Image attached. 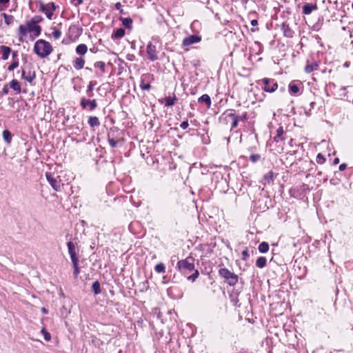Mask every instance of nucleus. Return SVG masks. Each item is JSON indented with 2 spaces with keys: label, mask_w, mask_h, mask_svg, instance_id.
<instances>
[{
  "label": "nucleus",
  "mask_w": 353,
  "mask_h": 353,
  "mask_svg": "<svg viewBox=\"0 0 353 353\" xmlns=\"http://www.w3.org/2000/svg\"><path fill=\"white\" fill-rule=\"evenodd\" d=\"M177 268L184 275L193 271L194 272L191 275L187 276L188 280L192 282H194L199 275V271L195 269L194 259L192 257H188L185 259L178 261Z\"/></svg>",
  "instance_id": "nucleus-1"
},
{
  "label": "nucleus",
  "mask_w": 353,
  "mask_h": 353,
  "mask_svg": "<svg viewBox=\"0 0 353 353\" xmlns=\"http://www.w3.org/2000/svg\"><path fill=\"white\" fill-rule=\"evenodd\" d=\"M41 28L39 25H35L31 21H28L26 25H20L18 29V37L20 42L23 41V38L26 37L28 32L32 33L34 35L33 39L40 35Z\"/></svg>",
  "instance_id": "nucleus-2"
},
{
  "label": "nucleus",
  "mask_w": 353,
  "mask_h": 353,
  "mask_svg": "<svg viewBox=\"0 0 353 353\" xmlns=\"http://www.w3.org/2000/svg\"><path fill=\"white\" fill-rule=\"evenodd\" d=\"M68 250L74 268V276L77 278L80 273L79 267V247L74 243L69 242L68 243Z\"/></svg>",
  "instance_id": "nucleus-3"
},
{
  "label": "nucleus",
  "mask_w": 353,
  "mask_h": 353,
  "mask_svg": "<svg viewBox=\"0 0 353 353\" xmlns=\"http://www.w3.org/2000/svg\"><path fill=\"white\" fill-rule=\"evenodd\" d=\"M52 50L50 43L43 39L36 41L34 46V52L41 58L48 56Z\"/></svg>",
  "instance_id": "nucleus-4"
},
{
  "label": "nucleus",
  "mask_w": 353,
  "mask_h": 353,
  "mask_svg": "<svg viewBox=\"0 0 353 353\" xmlns=\"http://www.w3.org/2000/svg\"><path fill=\"white\" fill-rule=\"evenodd\" d=\"M219 274L221 277L224 278L228 284L231 286L236 285L238 282V276L225 268L219 269Z\"/></svg>",
  "instance_id": "nucleus-5"
},
{
  "label": "nucleus",
  "mask_w": 353,
  "mask_h": 353,
  "mask_svg": "<svg viewBox=\"0 0 353 353\" xmlns=\"http://www.w3.org/2000/svg\"><path fill=\"white\" fill-rule=\"evenodd\" d=\"M48 181L56 191H61L64 189V183L59 179V176L54 177L50 173L46 174Z\"/></svg>",
  "instance_id": "nucleus-6"
},
{
  "label": "nucleus",
  "mask_w": 353,
  "mask_h": 353,
  "mask_svg": "<svg viewBox=\"0 0 353 353\" xmlns=\"http://www.w3.org/2000/svg\"><path fill=\"white\" fill-rule=\"evenodd\" d=\"M146 50H147L148 57L150 60L154 61L158 59L157 48L155 46H154L151 43H149L148 45L147 46Z\"/></svg>",
  "instance_id": "nucleus-7"
},
{
  "label": "nucleus",
  "mask_w": 353,
  "mask_h": 353,
  "mask_svg": "<svg viewBox=\"0 0 353 353\" xmlns=\"http://www.w3.org/2000/svg\"><path fill=\"white\" fill-rule=\"evenodd\" d=\"M81 105L83 109L92 111L97 107V102L95 100H89L83 98L81 101Z\"/></svg>",
  "instance_id": "nucleus-8"
},
{
  "label": "nucleus",
  "mask_w": 353,
  "mask_h": 353,
  "mask_svg": "<svg viewBox=\"0 0 353 353\" xmlns=\"http://www.w3.org/2000/svg\"><path fill=\"white\" fill-rule=\"evenodd\" d=\"M201 40V37L197 35H190L189 37H185L183 40V46H189L190 45H192L194 43H196L200 42Z\"/></svg>",
  "instance_id": "nucleus-9"
},
{
  "label": "nucleus",
  "mask_w": 353,
  "mask_h": 353,
  "mask_svg": "<svg viewBox=\"0 0 353 353\" xmlns=\"http://www.w3.org/2000/svg\"><path fill=\"white\" fill-rule=\"evenodd\" d=\"M176 101V97L175 94H173L172 96H168V97H165V98L159 99V102L161 104L164 103L165 106H167V107L172 106L175 103Z\"/></svg>",
  "instance_id": "nucleus-10"
},
{
  "label": "nucleus",
  "mask_w": 353,
  "mask_h": 353,
  "mask_svg": "<svg viewBox=\"0 0 353 353\" xmlns=\"http://www.w3.org/2000/svg\"><path fill=\"white\" fill-rule=\"evenodd\" d=\"M54 9V6L53 3L52 4V8L47 6L43 3H41L39 7V10L43 12L49 19H52V17L53 15L52 11Z\"/></svg>",
  "instance_id": "nucleus-11"
},
{
  "label": "nucleus",
  "mask_w": 353,
  "mask_h": 353,
  "mask_svg": "<svg viewBox=\"0 0 353 353\" xmlns=\"http://www.w3.org/2000/svg\"><path fill=\"white\" fill-rule=\"evenodd\" d=\"M319 65L318 62L314 61V62L310 63L309 61H307L304 70L306 73L309 74V73L312 72L313 71L317 70L319 69Z\"/></svg>",
  "instance_id": "nucleus-12"
},
{
  "label": "nucleus",
  "mask_w": 353,
  "mask_h": 353,
  "mask_svg": "<svg viewBox=\"0 0 353 353\" xmlns=\"http://www.w3.org/2000/svg\"><path fill=\"white\" fill-rule=\"evenodd\" d=\"M72 65L76 70H81L83 68L85 64V60L81 57H76L72 61Z\"/></svg>",
  "instance_id": "nucleus-13"
},
{
  "label": "nucleus",
  "mask_w": 353,
  "mask_h": 353,
  "mask_svg": "<svg viewBox=\"0 0 353 353\" xmlns=\"http://www.w3.org/2000/svg\"><path fill=\"white\" fill-rule=\"evenodd\" d=\"M228 117L229 119H231V128H236L239 122L238 115L235 114L232 110H230V114Z\"/></svg>",
  "instance_id": "nucleus-14"
},
{
  "label": "nucleus",
  "mask_w": 353,
  "mask_h": 353,
  "mask_svg": "<svg viewBox=\"0 0 353 353\" xmlns=\"http://www.w3.org/2000/svg\"><path fill=\"white\" fill-rule=\"evenodd\" d=\"M12 52L11 48L6 46H0V52L2 54V59L7 60L9 57L10 54Z\"/></svg>",
  "instance_id": "nucleus-15"
},
{
  "label": "nucleus",
  "mask_w": 353,
  "mask_h": 353,
  "mask_svg": "<svg viewBox=\"0 0 353 353\" xmlns=\"http://www.w3.org/2000/svg\"><path fill=\"white\" fill-rule=\"evenodd\" d=\"M22 77L27 81L32 82V80L35 78V74L34 72H32L30 70L27 71L26 68H23L22 71Z\"/></svg>",
  "instance_id": "nucleus-16"
},
{
  "label": "nucleus",
  "mask_w": 353,
  "mask_h": 353,
  "mask_svg": "<svg viewBox=\"0 0 353 353\" xmlns=\"http://www.w3.org/2000/svg\"><path fill=\"white\" fill-rule=\"evenodd\" d=\"M3 139L5 141V142L10 145L12 142V134L8 130H5L3 131L2 133Z\"/></svg>",
  "instance_id": "nucleus-17"
},
{
  "label": "nucleus",
  "mask_w": 353,
  "mask_h": 353,
  "mask_svg": "<svg viewBox=\"0 0 353 353\" xmlns=\"http://www.w3.org/2000/svg\"><path fill=\"white\" fill-rule=\"evenodd\" d=\"M317 8L316 5L312 4H305L303 7V12L305 14H310L313 10Z\"/></svg>",
  "instance_id": "nucleus-18"
},
{
  "label": "nucleus",
  "mask_w": 353,
  "mask_h": 353,
  "mask_svg": "<svg viewBox=\"0 0 353 353\" xmlns=\"http://www.w3.org/2000/svg\"><path fill=\"white\" fill-rule=\"evenodd\" d=\"M198 101L200 103H205L207 105L208 108H210L211 106V99L209 95L208 94H203L201 97L199 98Z\"/></svg>",
  "instance_id": "nucleus-19"
},
{
  "label": "nucleus",
  "mask_w": 353,
  "mask_h": 353,
  "mask_svg": "<svg viewBox=\"0 0 353 353\" xmlns=\"http://www.w3.org/2000/svg\"><path fill=\"white\" fill-rule=\"evenodd\" d=\"M88 51V47L85 44H80L76 48V52L79 55H84Z\"/></svg>",
  "instance_id": "nucleus-20"
},
{
  "label": "nucleus",
  "mask_w": 353,
  "mask_h": 353,
  "mask_svg": "<svg viewBox=\"0 0 353 353\" xmlns=\"http://www.w3.org/2000/svg\"><path fill=\"white\" fill-rule=\"evenodd\" d=\"M88 124L90 127L94 128L100 125L99 119L97 117H90L88 119Z\"/></svg>",
  "instance_id": "nucleus-21"
},
{
  "label": "nucleus",
  "mask_w": 353,
  "mask_h": 353,
  "mask_svg": "<svg viewBox=\"0 0 353 353\" xmlns=\"http://www.w3.org/2000/svg\"><path fill=\"white\" fill-rule=\"evenodd\" d=\"M125 35V30L123 28L117 29L113 33L112 37L113 39H120Z\"/></svg>",
  "instance_id": "nucleus-22"
},
{
  "label": "nucleus",
  "mask_w": 353,
  "mask_h": 353,
  "mask_svg": "<svg viewBox=\"0 0 353 353\" xmlns=\"http://www.w3.org/2000/svg\"><path fill=\"white\" fill-rule=\"evenodd\" d=\"M267 259L264 256H260L256 261V265L259 268H263L266 265Z\"/></svg>",
  "instance_id": "nucleus-23"
},
{
  "label": "nucleus",
  "mask_w": 353,
  "mask_h": 353,
  "mask_svg": "<svg viewBox=\"0 0 353 353\" xmlns=\"http://www.w3.org/2000/svg\"><path fill=\"white\" fill-rule=\"evenodd\" d=\"M258 249L261 253H266L269 250V244L267 242H262L259 244Z\"/></svg>",
  "instance_id": "nucleus-24"
},
{
  "label": "nucleus",
  "mask_w": 353,
  "mask_h": 353,
  "mask_svg": "<svg viewBox=\"0 0 353 353\" xmlns=\"http://www.w3.org/2000/svg\"><path fill=\"white\" fill-rule=\"evenodd\" d=\"M2 16L4 18L5 23L9 26L14 22V18L12 15L7 14L6 13H3Z\"/></svg>",
  "instance_id": "nucleus-25"
},
{
  "label": "nucleus",
  "mask_w": 353,
  "mask_h": 353,
  "mask_svg": "<svg viewBox=\"0 0 353 353\" xmlns=\"http://www.w3.org/2000/svg\"><path fill=\"white\" fill-rule=\"evenodd\" d=\"M92 288L95 294H99L101 293L100 283L99 281H94L92 284Z\"/></svg>",
  "instance_id": "nucleus-26"
},
{
  "label": "nucleus",
  "mask_w": 353,
  "mask_h": 353,
  "mask_svg": "<svg viewBox=\"0 0 353 353\" xmlns=\"http://www.w3.org/2000/svg\"><path fill=\"white\" fill-rule=\"evenodd\" d=\"M283 134V127H279L276 130V136L274 137V140L277 142L279 140H283V138L281 137Z\"/></svg>",
  "instance_id": "nucleus-27"
},
{
  "label": "nucleus",
  "mask_w": 353,
  "mask_h": 353,
  "mask_svg": "<svg viewBox=\"0 0 353 353\" xmlns=\"http://www.w3.org/2000/svg\"><path fill=\"white\" fill-rule=\"evenodd\" d=\"M69 31H70V32H72L75 34L74 39H75L77 37H78L81 34V30L76 26L70 27Z\"/></svg>",
  "instance_id": "nucleus-28"
},
{
  "label": "nucleus",
  "mask_w": 353,
  "mask_h": 353,
  "mask_svg": "<svg viewBox=\"0 0 353 353\" xmlns=\"http://www.w3.org/2000/svg\"><path fill=\"white\" fill-rule=\"evenodd\" d=\"M154 270L158 273H164L165 272V267L163 263H160L155 265Z\"/></svg>",
  "instance_id": "nucleus-29"
},
{
  "label": "nucleus",
  "mask_w": 353,
  "mask_h": 353,
  "mask_svg": "<svg viewBox=\"0 0 353 353\" xmlns=\"http://www.w3.org/2000/svg\"><path fill=\"white\" fill-rule=\"evenodd\" d=\"M122 23L124 26L127 28L130 29L132 28V20L130 18H123L122 19Z\"/></svg>",
  "instance_id": "nucleus-30"
},
{
  "label": "nucleus",
  "mask_w": 353,
  "mask_h": 353,
  "mask_svg": "<svg viewBox=\"0 0 353 353\" xmlns=\"http://www.w3.org/2000/svg\"><path fill=\"white\" fill-rule=\"evenodd\" d=\"M43 20L42 17L41 16H34L33 17L30 21H31L32 23H34L35 25H38L39 23H40Z\"/></svg>",
  "instance_id": "nucleus-31"
},
{
  "label": "nucleus",
  "mask_w": 353,
  "mask_h": 353,
  "mask_svg": "<svg viewBox=\"0 0 353 353\" xmlns=\"http://www.w3.org/2000/svg\"><path fill=\"white\" fill-rule=\"evenodd\" d=\"M316 161L319 164H323L325 162V158L322 154L319 153L316 156Z\"/></svg>",
  "instance_id": "nucleus-32"
},
{
  "label": "nucleus",
  "mask_w": 353,
  "mask_h": 353,
  "mask_svg": "<svg viewBox=\"0 0 353 353\" xmlns=\"http://www.w3.org/2000/svg\"><path fill=\"white\" fill-rule=\"evenodd\" d=\"M19 66V61L18 60H13L12 63L8 66V70L9 71L14 70L16 68Z\"/></svg>",
  "instance_id": "nucleus-33"
},
{
  "label": "nucleus",
  "mask_w": 353,
  "mask_h": 353,
  "mask_svg": "<svg viewBox=\"0 0 353 353\" xmlns=\"http://www.w3.org/2000/svg\"><path fill=\"white\" fill-rule=\"evenodd\" d=\"M10 88H20L18 81L15 79L12 80L10 83Z\"/></svg>",
  "instance_id": "nucleus-34"
},
{
  "label": "nucleus",
  "mask_w": 353,
  "mask_h": 353,
  "mask_svg": "<svg viewBox=\"0 0 353 353\" xmlns=\"http://www.w3.org/2000/svg\"><path fill=\"white\" fill-rule=\"evenodd\" d=\"M261 157L259 154H252L250 157V161H252L253 163H255L258 161L260 159Z\"/></svg>",
  "instance_id": "nucleus-35"
},
{
  "label": "nucleus",
  "mask_w": 353,
  "mask_h": 353,
  "mask_svg": "<svg viewBox=\"0 0 353 353\" xmlns=\"http://www.w3.org/2000/svg\"><path fill=\"white\" fill-rule=\"evenodd\" d=\"M41 332L44 335L45 340L48 341H50L51 339L50 334L45 329H43Z\"/></svg>",
  "instance_id": "nucleus-36"
},
{
  "label": "nucleus",
  "mask_w": 353,
  "mask_h": 353,
  "mask_svg": "<svg viewBox=\"0 0 353 353\" xmlns=\"http://www.w3.org/2000/svg\"><path fill=\"white\" fill-rule=\"evenodd\" d=\"M94 66L96 68H100L101 70H103L105 68V63L102 61H98L94 63Z\"/></svg>",
  "instance_id": "nucleus-37"
},
{
  "label": "nucleus",
  "mask_w": 353,
  "mask_h": 353,
  "mask_svg": "<svg viewBox=\"0 0 353 353\" xmlns=\"http://www.w3.org/2000/svg\"><path fill=\"white\" fill-rule=\"evenodd\" d=\"M52 35L55 39H59L61 35V32L59 30H54L52 32Z\"/></svg>",
  "instance_id": "nucleus-38"
},
{
  "label": "nucleus",
  "mask_w": 353,
  "mask_h": 353,
  "mask_svg": "<svg viewBox=\"0 0 353 353\" xmlns=\"http://www.w3.org/2000/svg\"><path fill=\"white\" fill-rule=\"evenodd\" d=\"M108 142L112 148H114L117 145V141H115L114 139H109Z\"/></svg>",
  "instance_id": "nucleus-39"
},
{
  "label": "nucleus",
  "mask_w": 353,
  "mask_h": 353,
  "mask_svg": "<svg viewBox=\"0 0 353 353\" xmlns=\"http://www.w3.org/2000/svg\"><path fill=\"white\" fill-rule=\"evenodd\" d=\"M238 118L239 119V121H245L248 119L247 114L246 113H243L242 115H238Z\"/></svg>",
  "instance_id": "nucleus-40"
},
{
  "label": "nucleus",
  "mask_w": 353,
  "mask_h": 353,
  "mask_svg": "<svg viewBox=\"0 0 353 353\" xmlns=\"http://www.w3.org/2000/svg\"><path fill=\"white\" fill-rule=\"evenodd\" d=\"M301 90H290L291 95H299L301 94Z\"/></svg>",
  "instance_id": "nucleus-41"
},
{
  "label": "nucleus",
  "mask_w": 353,
  "mask_h": 353,
  "mask_svg": "<svg viewBox=\"0 0 353 353\" xmlns=\"http://www.w3.org/2000/svg\"><path fill=\"white\" fill-rule=\"evenodd\" d=\"M189 124H188V121H183L181 125H180V127L183 129V130H185L188 127Z\"/></svg>",
  "instance_id": "nucleus-42"
},
{
  "label": "nucleus",
  "mask_w": 353,
  "mask_h": 353,
  "mask_svg": "<svg viewBox=\"0 0 353 353\" xmlns=\"http://www.w3.org/2000/svg\"><path fill=\"white\" fill-rule=\"evenodd\" d=\"M270 80L269 79H267V78H265L263 79H262L261 81V82H262L265 86H268L269 83H270ZM259 83L260 85H262L261 83H260V81H259Z\"/></svg>",
  "instance_id": "nucleus-43"
},
{
  "label": "nucleus",
  "mask_w": 353,
  "mask_h": 353,
  "mask_svg": "<svg viewBox=\"0 0 353 353\" xmlns=\"http://www.w3.org/2000/svg\"><path fill=\"white\" fill-rule=\"evenodd\" d=\"M230 114V111H227L223 113V117H224V119L225 120V121L227 123L228 122H230L231 123V119H229L228 117V116Z\"/></svg>",
  "instance_id": "nucleus-44"
},
{
  "label": "nucleus",
  "mask_w": 353,
  "mask_h": 353,
  "mask_svg": "<svg viewBox=\"0 0 353 353\" xmlns=\"http://www.w3.org/2000/svg\"><path fill=\"white\" fill-rule=\"evenodd\" d=\"M82 0H71V3L74 6H79L82 3Z\"/></svg>",
  "instance_id": "nucleus-45"
},
{
  "label": "nucleus",
  "mask_w": 353,
  "mask_h": 353,
  "mask_svg": "<svg viewBox=\"0 0 353 353\" xmlns=\"http://www.w3.org/2000/svg\"><path fill=\"white\" fill-rule=\"evenodd\" d=\"M11 53L13 60H18L17 59L18 56V52L17 51H12Z\"/></svg>",
  "instance_id": "nucleus-46"
},
{
  "label": "nucleus",
  "mask_w": 353,
  "mask_h": 353,
  "mask_svg": "<svg viewBox=\"0 0 353 353\" xmlns=\"http://www.w3.org/2000/svg\"><path fill=\"white\" fill-rule=\"evenodd\" d=\"M346 167H347V165H346L345 163H342V164H341V165H339V170H340L341 171H343V170H345Z\"/></svg>",
  "instance_id": "nucleus-47"
},
{
  "label": "nucleus",
  "mask_w": 353,
  "mask_h": 353,
  "mask_svg": "<svg viewBox=\"0 0 353 353\" xmlns=\"http://www.w3.org/2000/svg\"><path fill=\"white\" fill-rule=\"evenodd\" d=\"M242 255H243V259H245L246 257H248L249 256L248 254V250H244L243 252H242Z\"/></svg>",
  "instance_id": "nucleus-48"
},
{
  "label": "nucleus",
  "mask_w": 353,
  "mask_h": 353,
  "mask_svg": "<svg viewBox=\"0 0 353 353\" xmlns=\"http://www.w3.org/2000/svg\"><path fill=\"white\" fill-rule=\"evenodd\" d=\"M10 0H0V8H1V5H5L9 2Z\"/></svg>",
  "instance_id": "nucleus-49"
},
{
  "label": "nucleus",
  "mask_w": 353,
  "mask_h": 353,
  "mask_svg": "<svg viewBox=\"0 0 353 353\" xmlns=\"http://www.w3.org/2000/svg\"><path fill=\"white\" fill-rule=\"evenodd\" d=\"M289 88H290V89L298 88V86L294 83H290L289 85Z\"/></svg>",
  "instance_id": "nucleus-50"
},
{
  "label": "nucleus",
  "mask_w": 353,
  "mask_h": 353,
  "mask_svg": "<svg viewBox=\"0 0 353 353\" xmlns=\"http://www.w3.org/2000/svg\"><path fill=\"white\" fill-rule=\"evenodd\" d=\"M257 24H258V22H257V21H256V20H254H254L251 21V25H252V26H256Z\"/></svg>",
  "instance_id": "nucleus-51"
},
{
  "label": "nucleus",
  "mask_w": 353,
  "mask_h": 353,
  "mask_svg": "<svg viewBox=\"0 0 353 353\" xmlns=\"http://www.w3.org/2000/svg\"><path fill=\"white\" fill-rule=\"evenodd\" d=\"M115 7H116V8H117V9H118V10H119V9H120V8L121 7V3H119H119H116V5H115Z\"/></svg>",
  "instance_id": "nucleus-52"
},
{
  "label": "nucleus",
  "mask_w": 353,
  "mask_h": 353,
  "mask_svg": "<svg viewBox=\"0 0 353 353\" xmlns=\"http://www.w3.org/2000/svg\"><path fill=\"white\" fill-rule=\"evenodd\" d=\"M41 312L43 313V314H47L48 313V310L45 307H42L41 308Z\"/></svg>",
  "instance_id": "nucleus-53"
},
{
  "label": "nucleus",
  "mask_w": 353,
  "mask_h": 353,
  "mask_svg": "<svg viewBox=\"0 0 353 353\" xmlns=\"http://www.w3.org/2000/svg\"><path fill=\"white\" fill-rule=\"evenodd\" d=\"M339 159L338 158H335V159H334V164H335V165H336V164H338V163H339Z\"/></svg>",
  "instance_id": "nucleus-54"
},
{
  "label": "nucleus",
  "mask_w": 353,
  "mask_h": 353,
  "mask_svg": "<svg viewBox=\"0 0 353 353\" xmlns=\"http://www.w3.org/2000/svg\"><path fill=\"white\" fill-rule=\"evenodd\" d=\"M150 88V85L147 84V85H144L142 88L148 89V88Z\"/></svg>",
  "instance_id": "nucleus-55"
},
{
  "label": "nucleus",
  "mask_w": 353,
  "mask_h": 353,
  "mask_svg": "<svg viewBox=\"0 0 353 353\" xmlns=\"http://www.w3.org/2000/svg\"><path fill=\"white\" fill-rule=\"evenodd\" d=\"M3 90V94H7L8 93V90L5 89V90Z\"/></svg>",
  "instance_id": "nucleus-56"
},
{
  "label": "nucleus",
  "mask_w": 353,
  "mask_h": 353,
  "mask_svg": "<svg viewBox=\"0 0 353 353\" xmlns=\"http://www.w3.org/2000/svg\"><path fill=\"white\" fill-rule=\"evenodd\" d=\"M265 90L267 92H273L275 90L271 89V90Z\"/></svg>",
  "instance_id": "nucleus-57"
},
{
  "label": "nucleus",
  "mask_w": 353,
  "mask_h": 353,
  "mask_svg": "<svg viewBox=\"0 0 353 353\" xmlns=\"http://www.w3.org/2000/svg\"><path fill=\"white\" fill-rule=\"evenodd\" d=\"M274 87H277V83H274L272 86V88H274Z\"/></svg>",
  "instance_id": "nucleus-58"
},
{
  "label": "nucleus",
  "mask_w": 353,
  "mask_h": 353,
  "mask_svg": "<svg viewBox=\"0 0 353 353\" xmlns=\"http://www.w3.org/2000/svg\"><path fill=\"white\" fill-rule=\"evenodd\" d=\"M19 90V92L20 93L21 92V90H23V92H26V89H23V90Z\"/></svg>",
  "instance_id": "nucleus-59"
},
{
  "label": "nucleus",
  "mask_w": 353,
  "mask_h": 353,
  "mask_svg": "<svg viewBox=\"0 0 353 353\" xmlns=\"http://www.w3.org/2000/svg\"><path fill=\"white\" fill-rule=\"evenodd\" d=\"M352 7H353V3H352Z\"/></svg>",
  "instance_id": "nucleus-60"
}]
</instances>
